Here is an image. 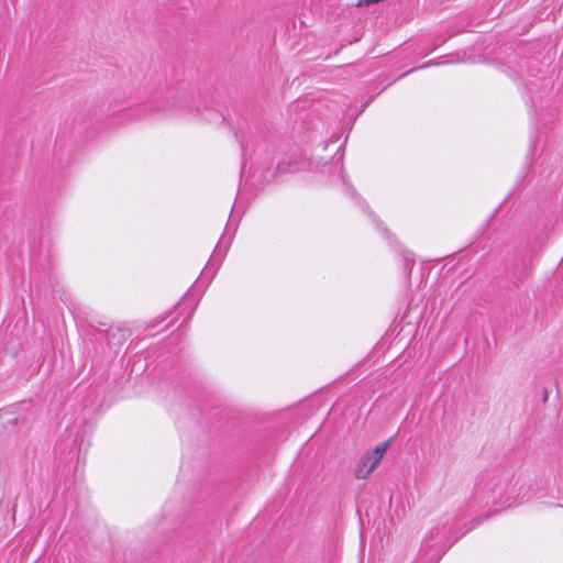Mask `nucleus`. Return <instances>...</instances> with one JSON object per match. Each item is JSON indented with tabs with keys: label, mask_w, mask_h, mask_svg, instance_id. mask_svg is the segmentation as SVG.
I'll list each match as a JSON object with an SVG mask.
<instances>
[{
	"label": "nucleus",
	"mask_w": 563,
	"mask_h": 563,
	"mask_svg": "<svg viewBox=\"0 0 563 563\" xmlns=\"http://www.w3.org/2000/svg\"><path fill=\"white\" fill-rule=\"evenodd\" d=\"M369 466V463L366 464V466H363V471H366V468Z\"/></svg>",
	"instance_id": "nucleus-4"
},
{
	"label": "nucleus",
	"mask_w": 563,
	"mask_h": 563,
	"mask_svg": "<svg viewBox=\"0 0 563 563\" xmlns=\"http://www.w3.org/2000/svg\"><path fill=\"white\" fill-rule=\"evenodd\" d=\"M380 460L382 459H378L377 455H372V451H367L361 457L356 466L355 476L361 479L367 478L379 464Z\"/></svg>",
	"instance_id": "nucleus-1"
},
{
	"label": "nucleus",
	"mask_w": 563,
	"mask_h": 563,
	"mask_svg": "<svg viewBox=\"0 0 563 563\" xmlns=\"http://www.w3.org/2000/svg\"><path fill=\"white\" fill-rule=\"evenodd\" d=\"M388 445H389V441H385L383 443H380L379 445H377L373 451H372V455H377L378 459H383L385 452L387 451L388 449Z\"/></svg>",
	"instance_id": "nucleus-3"
},
{
	"label": "nucleus",
	"mask_w": 563,
	"mask_h": 563,
	"mask_svg": "<svg viewBox=\"0 0 563 563\" xmlns=\"http://www.w3.org/2000/svg\"><path fill=\"white\" fill-rule=\"evenodd\" d=\"M106 333L110 346H121L131 335L130 330L122 325H118L114 329L111 328Z\"/></svg>",
	"instance_id": "nucleus-2"
}]
</instances>
